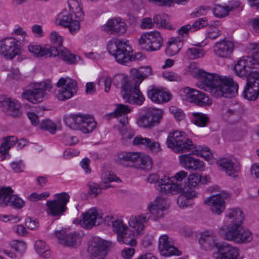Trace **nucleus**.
<instances>
[{
  "label": "nucleus",
  "instance_id": "1",
  "mask_svg": "<svg viewBox=\"0 0 259 259\" xmlns=\"http://www.w3.org/2000/svg\"><path fill=\"white\" fill-rule=\"evenodd\" d=\"M189 71L198 81L196 86L200 89L210 92L215 98L224 97L231 98L238 94V85L229 77H221L217 74L207 72L196 67L194 63H191Z\"/></svg>",
  "mask_w": 259,
  "mask_h": 259
},
{
  "label": "nucleus",
  "instance_id": "2",
  "mask_svg": "<svg viewBox=\"0 0 259 259\" xmlns=\"http://www.w3.org/2000/svg\"><path fill=\"white\" fill-rule=\"evenodd\" d=\"M130 72L134 79L132 81H129L126 78L122 79V97L126 102L141 105L144 102L145 98L140 91L139 87L145 78L152 74V68L149 66L141 67L139 70L132 68Z\"/></svg>",
  "mask_w": 259,
  "mask_h": 259
},
{
  "label": "nucleus",
  "instance_id": "3",
  "mask_svg": "<svg viewBox=\"0 0 259 259\" xmlns=\"http://www.w3.org/2000/svg\"><path fill=\"white\" fill-rule=\"evenodd\" d=\"M253 52L251 56H245L240 59L234 66L236 74L246 78L248 85L259 89V44L252 45Z\"/></svg>",
  "mask_w": 259,
  "mask_h": 259
},
{
  "label": "nucleus",
  "instance_id": "4",
  "mask_svg": "<svg viewBox=\"0 0 259 259\" xmlns=\"http://www.w3.org/2000/svg\"><path fill=\"white\" fill-rule=\"evenodd\" d=\"M147 208L149 213L132 215L128 221L129 226L134 229L137 235H140L144 233L145 225L151 215L154 221L163 217V211L167 208L166 201L163 198L157 197L153 202L149 203Z\"/></svg>",
  "mask_w": 259,
  "mask_h": 259
},
{
  "label": "nucleus",
  "instance_id": "5",
  "mask_svg": "<svg viewBox=\"0 0 259 259\" xmlns=\"http://www.w3.org/2000/svg\"><path fill=\"white\" fill-rule=\"evenodd\" d=\"M201 248L206 251L214 249L220 252L218 259H238V249L229 244L220 242L213 233L205 231L202 233L199 239Z\"/></svg>",
  "mask_w": 259,
  "mask_h": 259
},
{
  "label": "nucleus",
  "instance_id": "6",
  "mask_svg": "<svg viewBox=\"0 0 259 259\" xmlns=\"http://www.w3.org/2000/svg\"><path fill=\"white\" fill-rule=\"evenodd\" d=\"M219 233L225 240L236 243H246L253 238L251 232L241 225H224L220 228Z\"/></svg>",
  "mask_w": 259,
  "mask_h": 259
},
{
  "label": "nucleus",
  "instance_id": "7",
  "mask_svg": "<svg viewBox=\"0 0 259 259\" xmlns=\"http://www.w3.org/2000/svg\"><path fill=\"white\" fill-rule=\"evenodd\" d=\"M107 50L109 54L114 56L116 61L121 64H126L141 57V54H138L133 57L132 48L127 41L118 39L109 41L107 45Z\"/></svg>",
  "mask_w": 259,
  "mask_h": 259
},
{
  "label": "nucleus",
  "instance_id": "8",
  "mask_svg": "<svg viewBox=\"0 0 259 259\" xmlns=\"http://www.w3.org/2000/svg\"><path fill=\"white\" fill-rule=\"evenodd\" d=\"M65 124L74 130H80L84 133L92 132L96 127L94 118L89 115L73 114L64 117Z\"/></svg>",
  "mask_w": 259,
  "mask_h": 259
},
{
  "label": "nucleus",
  "instance_id": "9",
  "mask_svg": "<svg viewBox=\"0 0 259 259\" xmlns=\"http://www.w3.org/2000/svg\"><path fill=\"white\" fill-rule=\"evenodd\" d=\"M147 181L150 183H157V190L163 194L174 195L180 193L183 190L181 185L174 183L170 178L165 176L160 179L157 174H153L149 175Z\"/></svg>",
  "mask_w": 259,
  "mask_h": 259
},
{
  "label": "nucleus",
  "instance_id": "10",
  "mask_svg": "<svg viewBox=\"0 0 259 259\" xmlns=\"http://www.w3.org/2000/svg\"><path fill=\"white\" fill-rule=\"evenodd\" d=\"M52 85L49 80L35 83L32 89L23 92L22 97L33 104H37L47 98V95L44 92L50 91Z\"/></svg>",
  "mask_w": 259,
  "mask_h": 259
},
{
  "label": "nucleus",
  "instance_id": "11",
  "mask_svg": "<svg viewBox=\"0 0 259 259\" xmlns=\"http://www.w3.org/2000/svg\"><path fill=\"white\" fill-rule=\"evenodd\" d=\"M168 148L176 152H183L192 147V141L187 138L185 133L178 131L169 133L167 139Z\"/></svg>",
  "mask_w": 259,
  "mask_h": 259
},
{
  "label": "nucleus",
  "instance_id": "12",
  "mask_svg": "<svg viewBox=\"0 0 259 259\" xmlns=\"http://www.w3.org/2000/svg\"><path fill=\"white\" fill-rule=\"evenodd\" d=\"M70 196L68 193L62 192L55 195V199L48 201L46 204L47 212L52 217L60 216L66 210V204Z\"/></svg>",
  "mask_w": 259,
  "mask_h": 259
},
{
  "label": "nucleus",
  "instance_id": "13",
  "mask_svg": "<svg viewBox=\"0 0 259 259\" xmlns=\"http://www.w3.org/2000/svg\"><path fill=\"white\" fill-rule=\"evenodd\" d=\"M21 52L19 41L12 37L0 40V55L8 59H12Z\"/></svg>",
  "mask_w": 259,
  "mask_h": 259
},
{
  "label": "nucleus",
  "instance_id": "14",
  "mask_svg": "<svg viewBox=\"0 0 259 259\" xmlns=\"http://www.w3.org/2000/svg\"><path fill=\"white\" fill-rule=\"evenodd\" d=\"M163 38L157 31H151L143 34L139 42L142 48L147 51H155L159 50L163 44Z\"/></svg>",
  "mask_w": 259,
  "mask_h": 259
},
{
  "label": "nucleus",
  "instance_id": "15",
  "mask_svg": "<svg viewBox=\"0 0 259 259\" xmlns=\"http://www.w3.org/2000/svg\"><path fill=\"white\" fill-rule=\"evenodd\" d=\"M77 83L76 80L69 77L61 78L57 83V87H61L57 94V98L60 101H64L71 98L77 90Z\"/></svg>",
  "mask_w": 259,
  "mask_h": 259
},
{
  "label": "nucleus",
  "instance_id": "16",
  "mask_svg": "<svg viewBox=\"0 0 259 259\" xmlns=\"http://www.w3.org/2000/svg\"><path fill=\"white\" fill-rule=\"evenodd\" d=\"M13 190L10 187L0 189V206L8 205L15 208H21L24 205V201L16 195L13 194Z\"/></svg>",
  "mask_w": 259,
  "mask_h": 259
},
{
  "label": "nucleus",
  "instance_id": "17",
  "mask_svg": "<svg viewBox=\"0 0 259 259\" xmlns=\"http://www.w3.org/2000/svg\"><path fill=\"white\" fill-rule=\"evenodd\" d=\"M102 211L96 207H93L82 214L80 223L82 227L89 229L99 225L102 221Z\"/></svg>",
  "mask_w": 259,
  "mask_h": 259
},
{
  "label": "nucleus",
  "instance_id": "18",
  "mask_svg": "<svg viewBox=\"0 0 259 259\" xmlns=\"http://www.w3.org/2000/svg\"><path fill=\"white\" fill-rule=\"evenodd\" d=\"M71 12L67 10L62 11L56 19V24L69 28L71 33L74 34L80 29V21L82 20H73Z\"/></svg>",
  "mask_w": 259,
  "mask_h": 259
},
{
  "label": "nucleus",
  "instance_id": "19",
  "mask_svg": "<svg viewBox=\"0 0 259 259\" xmlns=\"http://www.w3.org/2000/svg\"><path fill=\"white\" fill-rule=\"evenodd\" d=\"M162 111L158 109L149 110L146 114L140 116L137 121V124L144 128L153 126L155 123H159L162 118Z\"/></svg>",
  "mask_w": 259,
  "mask_h": 259
},
{
  "label": "nucleus",
  "instance_id": "20",
  "mask_svg": "<svg viewBox=\"0 0 259 259\" xmlns=\"http://www.w3.org/2000/svg\"><path fill=\"white\" fill-rule=\"evenodd\" d=\"M213 53L218 58L228 59L231 57L234 49L232 41L224 39L216 42L213 46Z\"/></svg>",
  "mask_w": 259,
  "mask_h": 259
},
{
  "label": "nucleus",
  "instance_id": "21",
  "mask_svg": "<svg viewBox=\"0 0 259 259\" xmlns=\"http://www.w3.org/2000/svg\"><path fill=\"white\" fill-rule=\"evenodd\" d=\"M111 245V243L100 239H97L89 247L92 259H104L107 249Z\"/></svg>",
  "mask_w": 259,
  "mask_h": 259
},
{
  "label": "nucleus",
  "instance_id": "22",
  "mask_svg": "<svg viewBox=\"0 0 259 259\" xmlns=\"http://www.w3.org/2000/svg\"><path fill=\"white\" fill-rule=\"evenodd\" d=\"M28 51L38 57H55L58 54V52L55 47L46 46L45 47L32 43L28 46Z\"/></svg>",
  "mask_w": 259,
  "mask_h": 259
},
{
  "label": "nucleus",
  "instance_id": "23",
  "mask_svg": "<svg viewBox=\"0 0 259 259\" xmlns=\"http://www.w3.org/2000/svg\"><path fill=\"white\" fill-rule=\"evenodd\" d=\"M159 250L160 254L165 256L179 255L180 251L174 246L171 239L167 235H163L159 239Z\"/></svg>",
  "mask_w": 259,
  "mask_h": 259
},
{
  "label": "nucleus",
  "instance_id": "24",
  "mask_svg": "<svg viewBox=\"0 0 259 259\" xmlns=\"http://www.w3.org/2000/svg\"><path fill=\"white\" fill-rule=\"evenodd\" d=\"M209 207L211 211L216 214H220L225 208L224 196L221 194L212 195L207 197L204 201Z\"/></svg>",
  "mask_w": 259,
  "mask_h": 259
},
{
  "label": "nucleus",
  "instance_id": "25",
  "mask_svg": "<svg viewBox=\"0 0 259 259\" xmlns=\"http://www.w3.org/2000/svg\"><path fill=\"white\" fill-rule=\"evenodd\" d=\"M181 165L186 169L191 170L203 171V162L191 156L190 154H184L179 156Z\"/></svg>",
  "mask_w": 259,
  "mask_h": 259
},
{
  "label": "nucleus",
  "instance_id": "26",
  "mask_svg": "<svg viewBox=\"0 0 259 259\" xmlns=\"http://www.w3.org/2000/svg\"><path fill=\"white\" fill-rule=\"evenodd\" d=\"M126 25L120 18L109 20L104 26V30L111 34L122 35L126 31Z\"/></svg>",
  "mask_w": 259,
  "mask_h": 259
},
{
  "label": "nucleus",
  "instance_id": "27",
  "mask_svg": "<svg viewBox=\"0 0 259 259\" xmlns=\"http://www.w3.org/2000/svg\"><path fill=\"white\" fill-rule=\"evenodd\" d=\"M139 153L137 152H121L119 153L115 158V162L125 166H131L138 162Z\"/></svg>",
  "mask_w": 259,
  "mask_h": 259
},
{
  "label": "nucleus",
  "instance_id": "28",
  "mask_svg": "<svg viewBox=\"0 0 259 259\" xmlns=\"http://www.w3.org/2000/svg\"><path fill=\"white\" fill-rule=\"evenodd\" d=\"M59 243L64 246L74 247L76 245L78 236L75 232L68 233L62 230L56 233Z\"/></svg>",
  "mask_w": 259,
  "mask_h": 259
},
{
  "label": "nucleus",
  "instance_id": "29",
  "mask_svg": "<svg viewBox=\"0 0 259 259\" xmlns=\"http://www.w3.org/2000/svg\"><path fill=\"white\" fill-rule=\"evenodd\" d=\"M3 105L6 107V113L10 116L19 118L22 114L21 106L18 102L15 100L8 98L5 100Z\"/></svg>",
  "mask_w": 259,
  "mask_h": 259
},
{
  "label": "nucleus",
  "instance_id": "30",
  "mask_svg": "<svg viewBox=\"0 0 259 259\" xmlns=\"http://www.w3.org/2000/svg\"><path fill=\"white\" fill-rule=\"evenodd\" d=\"M134 145H143L153 152H158L160 150V144L154 140L147 138H143L141 136H137L134 138L133 140Z\"/></svg>",
  "mask_w": 259,
  "mask_h": 259
},
{
  "label": "nucleus",
  "instance_id": "31",
  "mask_svg": "<svg viewBox=\"0 0 259 259\" xmlns=\"http://www.w3.org/2000/svg\"><path fill=\"white\" fill-rule=\"evenodd\" d=\"M148 96L152 101L159 104L167 102L170 99V95L169 93L156 88H153L148 91Z\"/></svg>",
  "mask_w": 259,
  "mask_h": 259
},
{
  "label": "nucleus",
  "instance_id": "32",
  "mask_svg": "<svg viewBox=\"0 0 259 259\" xmlns=\"http://www.w3.org/2000/svg\"><path fill=\"white\" fill-rule=\"evenodd\" d=\"M226 217L230 220L231 224L241 225L244 219L243 212L239 208L229 209Z\"/></svg>",
  "mask_w": 259,
  "mask_h": 259
},
{
  "label": "nucleus",
  "instance_id": "33",
  "mask_svg": "<svg viewBox=\"0 0 259 259\" xmlns=\"http://www.w3.org/2000/svg\"><path fill=\"white\" fill-rule=\"evenodd\" d=\"M182 47V41L180 37H171L168 42L166 53L169 56L177 54Z\"/></svg>",
  "mask_w": 259,
  "mask_h": 259
},
{
  "label": "nucleus",
  "instance_id": "34",
  "mask_svg": "<svg viewBox=\"0 0 259 259\" xmlns=\"http://www.w3.org/2000/svg\"><path fill=\"white\" fill-rule=\"evenodd\" d=\"M69 11L74 14L75 19L83 20L84 14L81 7V0H68Z\"/></svg>",
  "mask_w": 259,
  "mask_h": 259
},
{
  "label": "nucleus",
  "instance_id": "35",
  "mask_svg": "<svg viewBox=\"0 0 259 259\" xmlns=\"http://www.w3.org/2000/svg\"><path fill=\"white\" fill-rule=\"evenodd\" d=\"M217 164L228 176H234L236 170L234 166V163L231 160L228 158H223L217 161Z\"/></svg>",
  "mask_w": 259,
  "mask_h": 259
},
{
  "label": "nucleus",
  "instance_id": "36",
  "mask_svg": "<svg viewBox=\"0 0 259 259\" xmlns=\"http://www.w3.org/2000/svg\"><path fill=\"white\" fill-rule=\"evenodd\" d=\"M130 232L127 228V230H124L118 234L117 240L120 243L127 244L131 246H135L137 244V241L134 238L133 235H131V233H128Z\"/></svg>",
  "mask_w": 259,
  "mask_h": 259
},
{
  "label": "nucleus",
  "instance_id": "37",
  "mask_svg": "<svg viewBox=\"0 0 259 259\" xmlns=\"http://www.w3.org/2000/svg\"><path fill=\"white\" fill-rule=\"evenodd\" d=\"M17 141V138L15 136L4 138L0 145V153L3 155L7 154L9 149L16 144Z\"/></svg>",
  "mask_w": 259,
  "mask_h": 259
},
{
  "label": "nucleus",
  "instance_id": "38",
  "mask_svg": "<svg viewBox=\"0 0 259 259\" xmlns=\"http://www.w3.org/2000/svg\"><path fill=\"white\" fill-rule=\"evenodd\" d=\"M57 49L58 52L57 56H58L61 59L69 64H73L75 63V56L67 49L61 47L59 50L57 48Z\"/></svg>",
  "mask_w": 259,
  "mask_h": 259
},
{
  "label": "nucleus",
  "instance_id": "39",
  "mask_svg": "<svg viewBox=\"0 0 259 259\" xmlns=\"http://www.w3.org/2000/svg\"><path fill=\"white\" fill-rule=\"evenodd\" d=\"M35 249L38 254L43 257H49L51 251L45 242L42 240H37L35 243Z\"/></svg>",
  "mask_w": 259,
  "mask_h": 259
},
{
  "label": "nucleus",
  "instance_id": "40",
  "mask_svg": "<svg viewBox=\"0 0 259 259\" xmlns=\"http://www.w3.org/2000/svg\"><path fill=\"white\" fill-rule=\"evenodd\" d=\"M243 94L244 98L247 100L254 101L257 99L259 95V89L252 87L251 85L249 86L247 83Z\"/></svg>",
  "mask_w": 259,
  "mask_h": 259
},
{
  "label": "nucleus",
  "instance_id": "41",
  "mask_svg": "<svg viewBox=\"0 0 259 259\" xmlns=\"http://www.w3.org/2000/svg\"><path fill=\"white\" fill-rule=\"evenodd\" d=\"M193 122L200 127H204L207 125L209 121V117L202 113L194 112L193 113Z\"/></svg>",
  "mask_w": 259,
  "mask_h": 259
},
{
  "label": "nucleus",
  "instance_id": "42",
  "mask_svg": "<svg viewBox=\"0 0 259 259\" xmlns=\"http://www.w3.org/2000/svg\"><path fill=\"white\" fill-rule=\"evenodd\" d=\"M131 112V109L128 106L123 104H117L116 108L114 112L110 113L106 115L108 119L110 118L118 117L120 115H127Z\"/></svg>",
  "mask_w": 259,
  "mask_h": 259
},
{
  "label": "nucleus",
  "instance_id": "43",
  "mask_svg": "<svg viewBox=\"0 0 259 259\" xmlns=\"http://www.w3.org/2000/svg\"><path fill=\"white\" fill-rule=\"evenodd\" d=\"M140 162L139 166L141 169L149 170L152 167L153 162L151 158L147 155H142L139 153V158L138 162Z\"/></svg>",
  "mask_w": 259,
  "mask_h": 259
},
{
  "label": "nucleus",
  "instance_id": "44",
  "mask_svg": "<svg viewBox=\"0 0 259 259\" xmlns=\"http://www.w3.org/2000/svg\"><path fill=\"white\" fill-rule=\"evenodd\" d=\"M233 9V7L222 6L218 5L215 6L213 9L214 15L218 18H223L227 16L230 11Z\"/></svg>",
  "mask_w": 259,
  "mask_h": 259
},
{
  "label": "nucleus",
  "instance_id": "45",
  "mask_svg": "<svg viewBox=\"0 0 259 259\" xmlns=\"http://www.w3.org/2000/svg\"><path fill=\"white\" fill-rule=\"evenodd\" d=\"M153 23L156 24L158 28H164L169 30L174 29L172 25L167 22L160 15H156L154 16Z\"/></svg>",
  "mask_w": 259,
  "mask_h": 259
},
{
  "label": "nucleus",
  "instance_id": "46",
  "mask_svg": "<svg viewBox=\"0 0 259 259\" xmlns=\"http://www.w3.org/2000/svg\"><path fill=\"white\" fill-rule=\"evenodd\" d=\"M195 91V89L190 88L189 87H185L183 88L180 91L181 98L183 100H185L189 102H192L194 99L193 98V93Z\"/></svg>",
  "mask_w": 259,
  "mask_h": 259
},
{
  "label": "nucleus",
  "instance_id": "47",
  "mask_svg": "<svg viewBox=\"0 0 259 259\" xmlns=\"http://www.w3.org/2000/svg\"><path fill=\"white\" fill-rule=\"evenodd\" d=\"M187 54L191 59H195L203 57L205 51L201 48L192 47L187 50Z\"/></svg>",
  "mask_w": 259,
  "mask_h": 259
},
{
  "label": "nucleus",
  "instance_id": "48",
  "mask_svg": "<svg viewBox=\"0 0 259 259\" xmlns=\"http://www.w3.org/2000/svg\"><path fill=\"white\" fill-rule=\"evenodd\" d=\"M113 230L117 234V235L124 230H127L128 227L123 224L122 220L116 219L112 221Z\"/></svg>",
  "mask_w": 259,
  "mask_h": 259
},
{
  "label": "nucleus",
  "instance_id": "49",
  "mask_svg": "<svg viewBox=\"0 0 259 259\" xmlns=\"http://www.w3.org/2000/svg\"><path fill=\"white\" fill-rule=\"evenodd\" d=\"M40 127L41 129L48 131L51 134H54L56 130V125L49 119L42 120L40 124Z\"/></svg>",
  "mask_w": 259,
  "mask_h": 259
},
{
  "label": "nucleus",
  "instance_id": "50",
  "mask_svg": "<svg viewBox=\"0 0 259 259\" xmlns=\"http://www.w3.org/2000/svg\"><path fill=\"white\" fill-rule=\"evenodd\" d=\"M201 182L199 176L192 174L188 176L186 184L191 189L196 187Z\"/></svg>",
  "mask_w": 259,
  "mask_h": 259
},
{
  "label": "nucleus",
  "instance_id": "51",
  "mask_svg": "<svg viewBox=\"0 0 259 259\" xmlns=\"http://www.w3.org/2000/svg\"><path fill=\"white\" fill-rule=\"evenodd\" d=\"M212 103L209 96L205 93L201 92V93L196 100V104L199 106H209Z\"/></svg>",
  "mask_w": 259,
  "mask_h": 259
},
{
  "label": "nucleus",
  "instance_id": "52",
  "mask_svg": "<svg viewBox=\"0 0 259 259\" xmlns=\"http://www.w3.org/2000/svg\"><path fill=\"white\" fill-rule=\"evenodd\" d=\"M209 30L207 32V37L211 39H214L221 34V31L213 25L208 24Z\"/></svg>",
  "mask_w": 259,
  "mask_h": 259
},
{
  "label": "nucleus",
  "instance_id": "53",
  "mask_svg": "<svg viewBox=\"0 0 259 259\" xmlns=\"http://www.w3.org/2000/svg\"><path fill=\"white\" fill-rule=\"evenodd\" d=\"M208 25L207 20L203 18L196 21L192 25H191V27L192 32H194Z\"/></svg>",
  "mask_w": 259,
  "mask_h": 259
},
{
  "label": "nucleus",
  "instance_id": "54",
  "mask_svg": "<svg viewBox=\"0 0 259 259\" xmlns=\"http://www.w3.org/2000/svg\"><path fill=\"white\" fill-rule=\"evenodd\" d=\"M51 42L57 47H61L63 42V38L56 31H53L50 35Z\"/></svg>",
  "mask_w": 259,
  "mask_h": 259
},
{
  "label": "nucleus",
  "instance_id": "55",
  "mask_svg": "<svg viewBox=\"0 0 259 259\" xmlns=\"http://www.w3.org/2000/svg\"><path fill=\"white\" fill-rule=\"evenodd\" d=\"M169 110L177 120H182L185 117V114L183 111L181 109L178 108L175 106H170Z\"/></svg>",
  "mask_w": 259,
  "mask_h": 259
},
{
  "label": "nucleus",
  "instance_id": "56",
  "mask_svg": "<svg viewBox=\"0 0 259 259\" xmlns=\"http://www.w3.org/2000/svg\"><path fill=\"white\" fill-rule=\"evenodd\" d=\"M209 8L208 7L200 6L191 13L190 17L192 18L199 17L207 14Z\"/></svg>",
  "mask_w": 259,
  "mask_h": 259
},
{
  "label": "nucleus",
  "instance_id": "57",
  "mask_svg": "<svg viewBox=\"0 0 259 259\" xmlns=\"http://www.w3.org/2000/svg\"><path fill=\"white\" fill-rule=\"evenodd\" d=\"M191 150L194 154L197 156H200L203 155V153H205L208 151V148H203L200 146H194L192 142V147L190 149H185L183 152H187Z\"/></svg>",
  "mask_w": 259,
  "mask_h": 259
},
{
  "label": "nucleus",
  "instance_id": "58",
  "mask_svg": "<svg viewBox=\"0 0 259 259\" xmlns=\"http://www.w3.org/2000/svg\"><path fill=\"white\" fill-rule=\"evenodd\" d=\"M49 195L50 193L49 192H45L40 194L33 193L29 196V199H30V201H32L45 200L47 198H48L49 196Z\"/></svg>",
  "mask_w": 259,
  "mask_h": 259
},
{
  "label": "nucleus",
  "instance_id": "59",
  "mask_svg": "<svg viewBox=\"0 0 259 259\" xmlns=\"http://www.w3.org/2000/svg\"><path fill=\"white\" fill-rule=\"evenodd\" d=\"M162 76L163 77L170 81H180L181 80V77L177 73L174 72H167L165 71L163 73Z\"/></svg>",
  "mask_w": 259,
  "mask_h": 259
},
{
  "label": "nucleus",
  "instance_id": "60",
  "mask_svg": "<svg viewBox=\"0 0 259 259\" xmlns=\"http://www.w3.org/2000/svg\"><path fill=\"white\" fill-rule=\"evenodd\" d=\"M177 203L180 207L182 208L192 205L191 202L188 200L183 194L178 197Z\"/></svg>",
  "mask_w": 259,
  "mask_h": 259
},
{
  "label": "nucleus",
  "instance_id": "61",
  "mask_svg": "<svg viewBox=\"0 0 259 259\" xmlns=\"http://www.w3.org/2000/svg\"><path fill=\"white\" fill-rule=\"evenodd\" d=\"M118 180L117 177L111 172H105L103 176V181L105 184H107L108 182L117 181Z\"/></svg>",
  "mask_w": 259,
  "mask_h": 259
},
{
  "label": "nucleus",
  "instance_id": "62",
  "mask_svg": "<svg viewBox=\"0 0 259 259\" xmlns=\"http://www.w3.org/2000/svg\"><path fill=\"white\" fill-rule=\"evenodd\" d=\"M25 225L30 230H34L38 227V222L36 219L27 218L25 221Z\"/></svg>",
  "mask_w": 259,
  "mask_h": 259
},
{
  "label": "nucleus",
  "instance_id": "63",
  "mask_svg": "<svg viewBox=\"0 0 259 259\" xmlns=\"http://www.w3.org/2000/svg\"><path fill=\"white\" fill-rule=\"evenodd\" d=\"M89 188L91 194L94 195L95 196H97L99 194L102 192V188L98 184L92 183L89 185Z\"/></svg>",
  "mask_w": 259,
  "mask_h": 259
},
{
  "label": "nucleus",
  "instance_id": "64",
  "mask_svg": "<svg viewBox=\"0 0 259 259\" xmlns=\"http://www.w3.org/2000/svg\"><path fill=\"white\" fill-rule=\"evenodd\" d=\"M153 23L151 18L149 17L145 18L142 20L141 27L142 29H151L153 27Z\"/></svg>",
  "mask_w": 259,
  "mask_h": 259
}]
</instances>
